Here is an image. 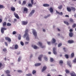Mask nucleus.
<instances>
[{
	"label": "nucleus",
	"instance_id": "nucleus-24",
	"mask_svg": "<svg viewBox=\"0 0 76 76\" xmlns=\"http://www.w3.org/2000/svg\"><path fill=\"white\" fill-rule=\"evenodd\" d=\"M11 9L12 12H15V8L14 7H11Z\"/></svg>",
	"mask_w": 76,
	"mask_h": 76
},
{
	"label": "nucleus",
	"instance_id": "nucleus-56",
	"mask_svg": "<svg viewBox=\"0 0 76 76\" xmlns=\"http://www.w3.org/2000/svg\"><path fill=\"white\" fill-rule=\"evenodd\" d=\"M16 31H13L12 34H13V35H15V34H16Z\"/></svg>",
	"mask_w": 76,
	"mask_h": 76
},
{
	"label": "nucleus",
	"instance_id": "nucleus-53",
	"mask_svg": "<svg viewBox=\"0 0 76 76\" xmlns=\"http://www.w3.org/2000/svg\"><path fill=\"white\" fill-rule=\"evenodd\" d=\"M31 2L32 4H34V0H31Z\"/></svg>",
	"mask_w": 76,
	"mask_h": 76
},
{
	"label": "nucleus",
	"instance_id": "nucleus-54",
	"mask_svg": "<svg viewBox=\"0 0 76 76\" xmlns=\"http://www.w3.org/2000/svg\"><path fill=\"white\" fill-rule=\"evenodd\" d=\"M18 72H19V73H22V71L21 70H19L18 71Z\"/></svg>",
	"mask_w": 76,
	"mask_h": 76
},
{
	"label": "nucleus",
	"instance_id": "nucleus-17",
	"mask_svg": "<svg viewBox=\"0 0 76 76\" xmlns=\"http://www.w3.org/2000/svg\"><path fill=\"white\" fill-rule=\"evenodd\" d=\"M69 35L70 37H72L73 36V33L72 32H70L69 33Z\"/></svg>",
	"mask_w": 76,
	"mask_h": 76
},
{
	"label": "nucleus",
	"instance_id": "nucleus-46",
	"mask_svg": "<svg viewBox=\"0 0 76 76\" xmlns=\"http://www.w3.org/2000/svg\"><path fill=\"white\" fill-rule=\"evenodd\" d=\"M76 24L75 23L72 26V27H73V28H74L76 27Z\"/></svg>",
	"mask_w": 76,
	"mask_h": 76
},
{
	"label": "nucleus",
	"instance_id": "nucleus-9",
	"mask_svg": "<svg viewBox=\"0 0 76 76\" xmlns=\"http://www.w3.org/2000/svg\"><path fill=\"white\" fill-rule=\"evenodd\" d=\"M22 23L23 25H26L28 24V22L27 21H23Z\"/></svg>",
	"mask_w": 76,
	"mask_h": 76
},
{
	"label": "nucleus",
	"instance_id": "nucleus-26",
	"mask_svg": "<svg viewBox=\"0 0 76 76\" xmlns=\"http://www.w3.org/2000/svg\"><path fill=\"white\" fill-rule=\"evenodd\" d=\"M67 10L68 12H71V10H72L71 8L69 7H67Z\"/></svg>",
	"mask_w": 76,
	"mask_h": 76
},
{
	"label": "nucleus",
	"instance_id": "nucleus-21",
	"mask_svg": "<svg viewBox=\"0 0 76 76\" xmlns=\"http://www.w3.org/2000/svg\"><path fill=\"white\" fill-rule=\"evenodd\" d=\"M3 51V52H4V53H7V49H6V48H4L2 50Z\"/></svg>",
	"mask_w": 76,
	"mask_h": 76
},
{
	"label": "nucleus",
	"instance_id": "nucleus-16",
	"mask_svg": "<svg viewBox=\"0 0 76 76\" xmlns=\"http://www.w3.org/2000/svg\"><path fill=\"white\" fill-rule=\"evenodd\" d=\"M56 12L58 14V15H63V14L62 12H61L60 13V12H58L57 11H56Z\"/></svg>",
	"mask_w": 76,
	"mask_h": 76
},
{
	"label": "nucleus",
	"instance_id": "nucleus-3",
	"mask_svg": "<svg viewBox=\"0 0 76 76\" xmlns=\"http://www.w3.org/2000/svg\"><path fill=\"white\" fill-rule=\"evenodd\" d=\"M33 34L35 37V38H37V33L35 30H33Z\"/></svg>",
	"mask_w": 76,
	"mask_h": 76
},
{
	"label": "nucleus",
	"instance_id": "nucleus-12",
	"mask_svg": "<svg viewBox=\"0 0 76 76\" xmlns=\"http://www.w3.org/2000/svg\"><path fill=\"white\" fill-rule=\"evenodd\" d=\"M38 44H39V45H40V46H41V48H45V46H42V43L41 42H39Z\"/></svg>",
	"mask_w": 76,
	"mask_h": 76
},
{
	"label": "nucleus",
	"instance_id": "nucleus-1",
	"mask_svg": "<svg viewBox=\"0 0 76 76\" xmlns=\"http://www.w3.org/2000/svg\"><path fill=\"white\" fill-rule=\"evenodd\" d=\"M28 29L26 30L25 34L23 36V38H26V40L27 41H29V34H28Z\"/></svg>",
	"mask_w": 76,
	"mask_h": 76
},
{
	"label": "nucleus",
	"instance_id": "nucleus-25",
	"mask_svg": "<svg viewBox=\"0 0 76 76\" xmlns=\"http://www.w3.org/2000/svg\"><path fill=\"white\" fill-rule=\"evenodd\" d=\"M63 63V61L62 60H61L59 61V64H60V65H62Z\"/></svg>",
	"mask_w": 76,
	"mask_h": 76
},
{
	"label": "nucleus",
	"instance_id": "nucleus-29",
	"mask_svg": "<svg viewBox=\"0 0 76 76\" xmlns=\"http://www.w3.org/2000/svg\"><path fill=\"white\" fill-rule=\"evenodd\" d=\"M71 10H72V11H73V12H75V7H71Z\"/></svg>",
	"mask_w": 76,
	"mask_h": 76
},
{
	"label": "nucleus",
	"instance_id": "nucleus-55",
	"mask_svg": "<svg viewBox=\"0 0 76 76\" xmlns=\"http://www.w3.org/2000/svg\"><path fill=\"white\" fill-rule=\"evenodd\" d=\"M4 43L6 46H7V45H8V44H7V42H5Z\"/></svg>",
	"mask_w": 76,
	"mask_h": 76
},
{
	"label": "nucleus",
	"instance_id": "nucleus-28",
	"mask_svg": "<svg viewBox=\"0 0 76 76\" xmlns=\"http://www.w3.org/2000/svg\"><path fill=\"white\" fill-rule=\"evenodd\" d=\"M50 11L51 13H53V9L52 8H50Z\"/></svg>",
	"mask_w": 76,
	"mask_h": 76
},
{
	"label": "nucleus",
	"instance_id": "nucleus-34",
	"mask_svg": "<svg viewBox=\"0 0 76 76\" xmlns=\"http://www.w3.org/2000/svg\"><path fill=\"white\" fill-rule=\"evenodd\" d=\"M18 39L19 40H20V39H21V35H20V34L19 35Z\"/></svg>",
	"mask_w": 76,
	"mask_h": 76
},
{
	"label": "nucleus",
	"instance_id": "nucleus-8",
	"mask_svg": "<svg viewBox=\"0 0 76 76\" xmlns=\"http://www.w3.org/2000/svg\"><path fill=\"white\" fill-rule=\"evenodd\" d=\"M46 69H47V66H43L42 70V72H44V71H45V70Z\"/></svg>",
	"mask_w": 76,
	"mask_h": 76
},
{
	"label": "nucleus",
	"instance_id": "nucleus-60",
	"mask_svg": "<svg viewBox=\"0 0 76 76\" xmlns=\"http://www.w3.org/2000/svg\"><path fill=\"white\" fill-rule=\"evenodd\" d=\"M2 66V63H1L0 62V68Z\"/></svg>",
	"mask_w": 76,
	"mask_h": 76
},
{
	"label": "nucleus",
	"instance_id": "nucleus-49",
	"mask_svg": "<svg viewBox=\"0 0 76 76\" xmlns=\"http://www.w3.org/2000/svg\"><path fill=\"white\" fill-rule=\"evenodd\" d=\"M16 22H17V19L16 18H15L13 22L14 23H15Z\"/></svg>",
	"mask_w": 76,
	"mask_h": 76
},
{
	"label": "nucleus",
	"instance_id": "nucleus-30",
	"mask_svg": "<svg viewBox=\"0 0 76 76\" xmlns=\"http://www.w3.org/2000/svg\"><path fill=\"white\" fill-rule=\"evenodd\" d=\"M64 23H65V24H66V25H69V23H68V22H67V21H64Z\"/></svg>",
	"mask_w": 76,
	"mask_h": 76
},
{
	"label": "nucleus",
	"instance_id": "nucleus-45",
	"mask_svg": "<svg viewBox=\"0 0 76 76\" xmlns=\"http://www.w3.org/2000/svg\"><path fill=\"white\" fill-rule=\"evenodd\" d=\"M50 16V15L49 14L47 16L45 17H44V18L46 19V18H48V17H49V16Z\"/></svg>",
	"mask_w": 76,
	"mask_h": 76
},
{
	"label": "nucleus",
	"instance_id": "nucleus-23",
	"mask_svg": "<svg viewBox=\"0 0 76 76\" xmlns=\"http://www.w3.org/2000/svg\"><path fill=\"white\" fill-rule=\"evenodd\" d=\"M43 6L44 7H49L50 6V5L48 4H43Z\"/></svg>",
	"mask_w": 76,
	"mask_h": 76
},
{
	"label": "nucleus",
	"instance_id": "nucleus-63",
	"mask_svg": "<svg viewBox=\"0 0 76 76\" xmlns=\"http://www.w3.org/2000/svg\"><path fill=\"white\" fill-rule=\"evenodd\" d=\"M65 17H67V18H69V16L67 15H65Z\"/></svg>",
	"mask_w": 76,
	"mask_h": 76
},
{
	"label": "nucleus",
	"instance_id": "nucleus-59",
	"mask_svg": "<svg viewBox=\"0 0 76 76\" xmlns=\"http://www.w3.org/2000/svg\"><path fill=\"white\" fill-rule=\"evenodd\" d=\"M73 31V29H70L69 30V32H72Z\"/></svg>",
	"mask_w": 76,
	"mask_h": 76
},
{
	"label": "nucleus",
	"instance_id": "nucleus-35",
	"mask_svg": "<svg viewBox=\"0 0 76 76\" xmlns=\"http://www.w3.org/2000/svg\"><path fill=\"white\" fill-rule=\"evenodd\" d=\"M11 25H12V24L9 23H7V26H10Z\"/></svg>",
	"mask_w": 76,
	"mask_h": 76
},
{
	"label": "nucleus",
	"instance_id": "nucleus-48",
	"mask_svg": "<svg viewBox=\"0 0 76 76\" xmlns=\"http://www.w3.org/2000/svg\"><path fill=\"white\" fill-rule=\"evenodd\" d=\"M44 58L46 61H47V60H48V58H47V57H45Z\"/></svg>",
	"mask_w": 76,
	"mask_h": 76
},
{
	"label": "nucleus",
	"instance_id": "nucleus-7",
	"mask_svg": "<svg viewBox=\"0 0 76 76\" xmlns=\"http://www.w3.org/2000/svg\"><path fill=\"white\" fill-rule=\"evenodd\" d=\"M56 48H53V53L54 54H55V55L57 54V52L56 51Z\"/></svg>",
	"mask_w": 76,
	"mask_h": 76
},
{
	"label": "nucleus",
	"instance_id": "nucleus-4",
	"mask_svg": "<svg viewBox=\"0 0 76 76\" xmlns=\"http://www.w3.org/2000/svg\"><path fill=\"white\" fill-rule=\"evenodd\" d=\"M5 40L7 41H8V42H10L11 41H12V40H11V39L10 38L8 37H5Z\"/></svg>",
	"mask_w": 76,
	"mask_h": 76
},
{
	"label": "nucleus",
	"instance_id": "nucleus-61",
	"mask_svg": "<svg viewBox=\"0 0 76 76\" xmlns=\"http://www.w3.org/2000/svg\"><path fill=\"white\" fill-rule=\"evenodd\" d=\"M10 49H12V50H13V49H14V48H13V47H10Z\"/></svg>",
	"mask_w": 76,
	"mask_h": 76
},
{
	"label": "nucleus",
	"instance_id": "nucleus-44",
	"mask_svg": "<svg viewBox=\"0 0 76 76\" xmlns=\"http://www.w3.org/2000/svg\"><path fill=\"white\" fill-rule=\"evenodd\" d=\"M69 21H70L71 22H73V19H72V18H70L69 19Z\"/></svg>",
	"mask_w": 76,
	"mask_h": 76
},
{
	"label": "nucleus",
	"instance_id": "nucleus-20",
	"mask_svg": "<svg viewBox=\"0 0 76 76\" xmlns=\"http://www.w3.org/2000/svg\"><path fill=\"white\" fill-rule=\"evenodd\" d=\"M41 64L40 63H37L35 64V66L37 67L38 66H39L41 65Z\"/></svg>",
	"mask_w": 76,
	"mask_h": 76
},
{
	"label": "nucleus",
	"instance_id": "nucleus-33",
	"mask_svg": "<svg viewBox=\"0 0 76 76\" xmlns=\"http://www.w3.org/2000/svg\"><path fill=\"white\" fill-rule=\"evenodd\" d=\"M71 57L72 58H73L74 56H75V54H74V53H72L71 54Z\"/></svg>",
	"mask_w": 76,
	"mask_h": 76
},
{
	"label": "nucleus",
	"instance_id": "nucleus-57",
	"mask_svg": "<svg viewBox=\"0 0 76 76\" xmlns=\"http://www.w3.org/2000/svg\"><path fill=\"white\" fill-rule=\"evenodd\" d=\"M47 42L48 45H50V44H51V42Z\"/></svg>",
	"mask_w": 76,
	"mask_h": 76
},
{
	"label": "nucleus",
	"instance_id": "nucleus-41",
	"mask_svg": "<svg viewBox=\"0 0 76 76\" xmlns=\"http://www.w3.org/2000/svg\"><path fill=\"white\" fill-rule=\"evenodd\" d=\"M61 45H62V44L60 43L58 45V47H60Z\"/></svg>",
	"mask_w": 76,
	"mask_h": 76
},
{
	"label": "nucleus",
	"instance_id": "nucleus-47",
	"mask_svg": "<svg viewBox=\"0 0 76 76\" xmlns=\"http://www.w3.org/2000/svg\"><path fill=\"white\" fill-rule=\"evenodd\" d=\"M35 73H36V71L35 70H33L32 72V74L34 75Z\"/></svg>",
	"mask_w": 76,
	"mask_h": 76
},
{
	"label": "nucleus",
	"instance_id": "nucleus-62",
	"mask_svg": "<svg viewBox=\"0 0 76 76\" xmlns=\"http://www.w3.org/2000/svg\"><path fill=\"white\" fill-rule=\"evenodd\" d=\"M25 44H29V42H25Z\"/></svg>",
	"mask_w": 76,
	"mask_h": 76
},
{
	"label": "nucleus",
	"instance_id": "nucleus-6",
	"mask_svg": "<svg viewBox=\"0 0 76 76\" xmlns=\"http://www.w3.org/2000/svg\"><path fill=\"white\" fill-rule=\"evenodd\" d=\"M7 29V28H6L2 27L1 29V32L2 34H3V33H4V31L6 30Z\"/></svg>",
	"mask_w": 76,
	"mask_h": 76
},
{
	"label": "nucleus",
	"instance_id": "nucleus-19",
	"mask_svg": "<svg viewBox=\"0 0 76 76\" xmlns=\"http://www.w3.org/2000/svg\"><path fill=\"white\" fill-rule=\"evenodd\" d=\"M71 63L70 62V61H68L67 62V64L70 67H72V65L70 64Z\"/></svg>",
	"mask_w": 76,
	"mask_h": 76
},
{
	"label": "nucleus",
	"instance_id": "nucleus-18",
	"mask_svg": "<svg viewBox=\"0 0 76 76\" xmlns=\"http://www.w3.org/2000/svg\"><path fill=\"white\" fill-rule=\"evenodd\" d=\"M56 42V39L54 38H53L52 39V42L53 44H54L55 42Z\"/></svg>",
	"mask_w": 76,
	"mask_h": 76
},
{
	"label": "nucleus",
	"instance_id": "nucleus-64",
	"mask_svg": "<svg viewBox=\"0 0 76 76\" xmlns=\"http://www.w3.org/2000/svg\"><path fill=\"white\" fill-rule=\"evenodd\" d=\"M4 39H2L0 41H1V42H2V41H4Z\"/></svg>",
	"mask_w": 76,
	"mask_h": 76
},
{
	"label": "nucleus",
	"instance_id": "nucleus-14",
	"mask_svg": "<svg viewBox=\"0 0 76 76\" xmlns=\"http://www.w3.org/2000/svg\"><path fill=\"white\" fill-rule=\"evenodd\" d=\"M34 12H35V10H32L31 12L29 14V16H31L32 15V14L34 13Z\"/></svg>",
	"mask_w": 76,
	"mask_h": 76
},
{
	"label": "nucleus",
	"instance_id": "nucleus-32",
	"mask_svg": "<svg viewBox=\"0 0 76 76\" xmlns=\"http://www.w3.org/2000/svg\"><path fill=\"white\" fill-rule=\"evenodd\" d=\"M62 5H61L58 7V8L59 9L61 10L62 9Z\"/></svg>",
	"mask_w": 76,
	"mask_h": 76
},
{
	"label": "nucleus",
	"instance_id": "nucleus-52",
	"mask_svg": "<svg viewBox=\"0 0 76 76\" xmlns=\"http://www.w3.org/2000/svg\"><path fill=\"white\" fill-rule=\"evenodd\" d=\"M73 63H76V58H75L73 61Z\"/></svg>",
	"mask_w": 76,
	"mask_h": 76
},
{
	"label": "nucleus",
	"instance_id": "nucleus-43",
	"mask_svg": "<svg viewBox=\"0 0 76 76\" xmlns=\"http://www.w3.org/2000/svg\"><path fill=\"white\" fill-rule=\"evenodd\" d=\"M50 61L51 62H53L54 61V59L52 58H50Z\"/></svg>",
	"mask_w": 76,
	"mask_h": 76
},
{
	"label": "nucleus",
	"instance_id": "nucleus-51",
	"mask_svg": "<svg viewBox=\"0 0 76 76\" xmlns=\"http://www.w3.org/2000/svg\"><path fill=\"white\" fill-rule=\"evenodd\" d=\"M20 44L21 45H24V43H23V42H20Z\"/></svg>",
	"mask_w": 76,
	"mask_h": 76
},
{
	"label": "nucleus",
	"instance_id": "nucleus-36",
	"mask_svg": "<svg viewBox=\"0 0 76 76\" xmlns=\"http://www.w3.org/2000/svg\"><path fill=\"white\" fill-rule=\"evenodd\" d=\"M28 7H32V5L31 4L29 3L28 4Z\"/></svg>",
	"mask_w": 76,
	"mask_h": 76
},
{
	"label": "nucleus",
	"instance_id": "nucleus-11",
	"mask_svg": "<svg viewBox=\"0 0 76 76\" xmlns=\"http://www.w3.org/2000/svg\"><path fill=\"white\" fill-rule=\"evenodd\" d=\"M70 75L71 76H76V74L75 72L72 71L70 73Z\"/></svg>",
	"mask_w": 76,
	"mask_h": 76
},
{
	"label": "nucleus",
	"instance_id": "nucleus-38",
	"mask_svg": "<svg viewBox=\"0 0 76 76\" xmlns=\"http://www.w3.org/2000/svg\"><path fill=\"white\" fill-rule=\"evenodd\" d=\"M24 12H28V9L26 8H25L24 9Z\"/></svg>",
	"mask_w": 76,
	"mask_h": 76
},
{
	"label": "nucleus",
	"instance_id": "nucleus-50",
	"mask_svg": "<svg viewBox=\"0 0 76 76\" xmlns=\"http://www.w3.org/2000/svg\"><path fill=\"white\" fill-rule=\"evenodd\" d=\"M26 76H32V74H28L26 75Z\"/></svg>",
	"mask_w": 76,
	"mask_h": 76
},
{
	"label": "nucleus",
	"instance_id": "nucleus-31",
	"mask_svg": "<svg viewBox=\"0 0 76 76\" xmlns=\"http://www.w3.org/2000/svg\"><path fill=\"white\" fill-rule=\"evenodd\" d=\"M26 3V1H23L22 4V5H25Z\"/></svg>",
	"mask_w": 76,
	"mask_h": 76
},
{
	"label": "nucleus",
	"instance_id": "nucleus-10",
	"mask_svg": "<svg viewBox=\"0 0 76 76\" xmlns=\"http://www.w3.org/2000/svg\"><path fill=\"white\" fill-rule=\"evenodd\" d=\"M74 41L72 40H69L68 41V43H69V44H72L74 43Z\"/></svg>",
	"mask_w": 76,
	"mask_h": 76
},
{
	"label": "nucleus",
	"instance_id": "nucleus-15",
	"mask_svg": "<svg viewBox=\"0 0 76 76\" xmlns=\"http://www.w3.org/2000/svg\"><path fill=\"white\" fill-rule=\"evenodd\" d=\"M43 57V55H40L38 57V59L39 61H41V58Z\"/></svg>",
	"mask_w": 76,
	"mask_h": 76
},
{
	"label": "nucleus",
	"instance_id": "nucleus-22",
	"mask_svg": "<svg viewBox=\"0 0 76 76\" xmlns=\"http://www.w3.org/2000/svg\"><path fill=\"white\" fill-rule=\"evenodd\" d=\"M6 25H7V23H6V22H4L2 24V26H3V27L5 26H6Z\"/></svg>",
	"mask_w": 76,
	"mask_h": 76
},
{
	"label": "nucleus",
	"instance_id": "nucleus-5",
	"mask_svg": "<svg viewBox=\"0 0 76 76\" xmlns=\"http://www.w3.org/2000/svg\"><path fill=\"white\" fill-rule=\"evenodd\" d=\"M14 15L15 17L16 18H17V19H19V15H18L16 13V12H14Z\"/></svg>",
	"mask_w": 76,
	"mask_h": 76
},
{
	"label": "nucleus",
	"instance_id": "nucleus-13",
	"mask_svg": "<svg viewBox=\"0 0 76 76\" xmlns=\"http://www.w3.org/2000/svg\"><path fill=\"white\" fill-rule=\"evenodd\" d=\"M32 47H33L34 49H35V50H37V49H38L39 48L37 46L35 45H32Z\"/></svg>",
	"mask_w": 76,
	"mask_h": 76
},
{
	"label": "nucleus",
	"instance_id": "nucleus-27",
	"mask_svg": "<svg viewBox=\"0 0 76 76\" xmlns=\"http://www.w3.org/2000/svg\"><path fill=\"white\" fill-rule=\"evenodd\" d=\"M14 48L15 50H17L18 48V45H15Z\"/></svg>",
	"mask_w": 76,
	"mask_h": 76
},
{
	"label": "nucleus",
	"instance_id": "nucleus-58",
	"mask_svg": "<svg viewBox=\"0 0 76 76\" xmlns=\"http://www.w3.org/2000/svg\"><path fill=\"white\" fill-rule=\"evenodd\" d=\"M63 50H64V52H66V48H64Z\"/></svg>",
	"mask_w": 76,
	"mask_h": 76
},
{
	"label": "nucleus",
	"instance_id": "nucleus-40",
	"mask_svg": "<svg viewBox=\"0 0 76 76\" xmlns=\"http://www.w3.org/2000/svg\"><path fill=\"white\" fill-rule=\"evenodd\" d=\"M21 57L20 56L18 58V62H19V61H20L21 60Z\"/></svg>",
	"mask_w": 76,
	"mask_h": 76
},
{
	"label": "nucleus",
	"instance_id": "nucleus-39",
	"mask_svg": "<svg viewBox=\"0 0 76 76\" xmlns=\"http://www.w3.org/2000/svg\"><path fill=\"white\" fill-rule=\"evenodd\" d=\"M4 8V6L2 5H0V9H3Z\"/></svg>",
	"mask_w": 76,
	"mask_h": 76
},
{
	"label": "nucleus",
	"instance_id": "nucleus-42",
	"mask_svg": "<svg viewBox=\"0 0 76 76\" xmlns=\"http://www.w3.org/2000/svg\"><path fill=\"white\" fill-rule=\"evenodd\" d=\"M65 57L66 58H69V56L67 54L65 55Z\"/></svg>",
	"mask_w": 76,
	"mask_h": 76
},
{
	"label": "nucleus",
	"instance_id": "nucleus-37",
	"mask_svg": "<svg viewBox=\"0 0 76 76\" xmlns=\"http://www.w3.org/2000/svg\"><path fill=\"white\" fill-rule=\"evenodd\" d=\"M65 72L66 73H70V71L67 69H66Z\"/></svg>",
	"mask_w": 76,
	"mask_h": 76
},
{
	"label": "nucleus",
	"instance_id": "nucleus-2",
	"mask_svg": "<svg viewBox=\"0 0 76 76\" xmlns=\"http://www.w3.org/2000/svg\"><path fill=\"white\" fill-rule=\"evenodd\" d=\"M4 72L6 74H7V76H11V75H10V70H6L4 71Z\"/></svg>",
	"mask_w": 76,
	"mask_h": 76
}]
</instances>
